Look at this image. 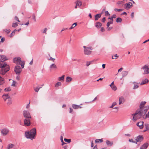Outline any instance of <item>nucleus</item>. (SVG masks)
<instances>
[{"instance_id": "1", "label": "nucleus", "mask_w": 149, "mask_h": 149, "mask_svg": "<svg viewBox=\"0 0 149 149\" xmlns=\"http://www.w3.org/2000/svg\"><path fill=\"white\" fill-rule=\"evenodd\" d=\"M10 69L9 66L6 63H5L3 64L2 68L1 69L0 73L2 75H4L6 72L9 70Z\"/></svg>"}, {"instance_id": "2", "label": "nucleus", "mask_w": 149, "mask_h": 149, "mask_svg": "<svg viewBox=\"0 0 149 149\" xmlns=\"http://www.w3.org/2000/svg\"><path fill=\"white\" fill-rule=\"evenodd\" d=\"M83 47L84 48V54L86 55H89L91 53V51L90 50L92 49V48L91 47H86L85 46H84Z\"/></svg>"}, {"instance_id": "3", "label": "nucleus", "mask_w": 149, "mask_h": 149, "mask_svg": "<svg viewBox=\"0 0 149 149\" xmlns=\"http://www.w3.org/2000/svg\"><path fill=\"white\" fill-rule=\"evenodd\" d=\"M25 135L27 138L30 139L31 140L33 139L35 137V136L29 131L25 132Z\"/></svg>"}, {"instance_id": "4", "label": "nucleus", "mask_w": 149, "mask_h": 149, "mask_svg": "<svg viewBox=\"0 0 149 149\" xmlns=\"http://www.w3.org/2000/svg\"><path fill=\"white\" fill-rule=\"evenodd\" d=\"M141 69H143L144 70V72L143 73V74H148L149 73V68L148 66L147 65H144L141 68Z\"/></svg>"}, {"instance_id": "5", "label": "nucleus", "mask_w": 149, "mask_h": 149, "mask_svg": "<svg viewBox=\"0 0 149 149\" xmlns=\"http://www.w3.org/2000/svg\"><path fill=\"white\" fill-rule=\"evenodd\" d=\"M23 115L26 118H28L29 119H30L31 118L30 113L28 111L25 110L24 111H23Z\"/></svg>"}, {"instance_id": "6", "label": "nucleus", "mask_w": 149, "mask_h": 149, "mask_svg": "<svg viewBox=\"0 0 149 149\" xmlns=\"http://www.w3.org/2000/svg\"><path fill=\"white\" fill-rule=\"evenodd\" d=\"M14 71L16 74H19L22 71L21 68L20 66H16L14 69Z\"/></svg>"}, {"instance_id": "7", "label": "nucleus", "mask_w": 149, "mask_h": 149, "mask_svg": "<svg viewBox=\"0 0 149 149\" xmlns=\"http://www.w3.org/2000/svg\"><path fill=\"white\" fill-rule=\"evenodd\" d=\"M9 132V130L8 129L5 128L1 130V132L3 135L5 136Z\"/></svg>"}, {"instance_id": "8", "label": "nucleus", "mask_w": 149, "mask_h": 149, "mask_svg": "<svg viewBox=\"0 0 149 149\" xmlns=\"http://www.w3.org/2000/svg\"><path fill=\"white\" fill-rule=\"evenodd\" d=\"M136 112L137 113L138 116H139V118H140L141 116L144 115H143V109H141L139 111L137 110Z\"/></svg>"}, {"instance_id": "9", "label": "nucleus", "mask_w": 149, "mask_h": 149, "mask_svg": "<svg viewBox=\"0 0 149 149\" xmlns=\"http://www.w3.org/2000/svg\"><path fill=\"white\" fill-rule=\"evenodd\" d=\"M135 139L136 140L135 141L137 143V142L141 141L143 139V138L142 136L139 135L135 137Z\"/></svg>"}, {"instance_id": "10", "label": "nucleus", "mask_w": 149, "mask_h": 149, "mask_svg": "<svg viewBox=\"0 0 149 149\" xmlns=\"http://www.w3.org/2000/svg\"><path fill=\"white\" fill-rule=\"evenodd\" d=\"M8 59L5 56L3 55H0V61L1 62H4Z\"/></svg>"}, {"instance_id": "11", "label": "nucleus", "mask_w": 149, "mask_h": 149, "mask_svg": "<svg viewBox=\"0 0 149 149\" xmlns=\"http://www.w3.org/2000/svg\"><path fill=\"white\" fill-rule=\"evenodd\" d=\"M24 123L25 125L27 126L30 125L31 124L30 119H29L28 118L25 119L24 120Z\"/></svg>"}, {"instance_id": "12", "label": "nucleus", "mask_w": 149, "mask_h": 149, "mask_svg": "<svg viewBox=\"0 0 149 149\" xmlns=\"http://www.w3.org/2000/svg\"><path fill=\"white\" fill-rule=\"evenodd\" d=\"M2 97L5 101H6L7 99H9L10 98V96L8 94H3Z\"/></svg>"}, {"instance_id": "13", "label": "nucleus", "mask_w": 149, "mask_h": 149, "mask_svg": "<svg viewBox=\"0 0 149 149\" xmlns=\"http://www.w3.org/2000/svg\"><path fill=\"white\" fill-rule=\"evenodd\" d=\"M136 125L139 126L140 129H142L143 127V122H139L136 124Z\"/></svg>"}, {"instance_id": "14", "label": "nucleus", "mask_w": 149, "mask_h": 149, "mask_svg": "<svg viewBox=\"0 0 149 149\" xmlns=\"http://www.w3.org/2000/svg\"><path fill=\"white\" fill-rule=\"evenodd\" d=\"M148 146V143H145L141 146L140 147V149H146Z\"/></svg>"}, {"instance_id": "15", "label": "nucleus", "mask_w": 149, "mask_h": 149, "mask_svg": "<svg viewBox=\"0 0 149 149\" xmlns=\"http://www.w3.org/2000/svg\"><path fill=\"white\" fill-rule=\"evenodd\" d=\"M125 8L129 9L130 8L131 6H132V5L131 2H130L128 3H126L125 4Z\"/></svg>"}, {"instance_id": "16", "label": "nucleus", "mask_w": 149, "mask_h": 149, "mask_svg": "<svg viewBox=\"0 0 149 149\" xmlns=\"http://www.w3.org/2000/svg\"><path fill=\"white\" fill-rule=\"evenodd\" d=\"M13 62L15 63L16 62H20L21 61V58L20 57H15L13 59Z\"/></svg>"}, {"instance_id": "17", "label": "nucleus", "mask_w": 149, "mask_h": 149, "mask_svg": "<svg viewBox=\"0 0 149 149\" xmlns=\"http://www.w3.org/2000/svg\"><path fill=\"white\" fill-rule=\"evenodd\" d=\"M149 81V80L147 79H143L142 82L140 84V85H142L143 84H146L147 83H148Z\"/></svg>"}, {"instance_id": "18", "label": "nucleus", "mask_w": 149, "mask_h": 149, "mask_svg": "<svg viewBox=\"0 0 149 149\" xmlns=\"http://www.w3.org/2000/svg\"><path fill=\"white\" fill-rule=\"evenodd\" d=\"M125 100L124 97H121L119 98V104H121L123 103L124 102Z\"/></svg>"}, {"instance_id": "19", "label": "nucleus", "mask_w": 149, "mask_h": 149, "mask_svg": "<svg viewBox=\"0 0 149 149\" xmlns=\"http://www.w3.org/2000/svg\"><path fill=\"white\" fill-rule=\"evenodd\" d=\"M29 132L35 136L36 133V129L35 128H33Z\"/></svg>"}, {"instance_id": "20", "label": "nucleus", "mask_w": 149, "mask_h": 149, "mask_svg": "<svg viewBox=\"0 0 149 149\" xmlns=\"http://www.w3.org/2000/svg\"><path fill=\"white\" fill-rule=\"evenodd\" d=\"M72 108L74 109H77L79 108H81V107L79 105H77L75 104H72Z\"/></svg>"}, {"instance_id": "21", "label": "nucleus", "mask_w": 149, "mask_h": 149, "mask_svg": "<svg viewBox=\"0 0 149 149\" xmlns=\"http://www.w3.org/2000/svg\"><path fill=\"white\" fill-rule=\"evenodd\" d=\"M5 82L4 79L1 76H0V85L3 84Z\"/></svg>"}, {"instance_id": "22", "label": "nucleus", "mask_w": 149, "mask_h": 149, "mask_svg": "<svg viewBox=\"0 0 149 149\" xmlns=\"http://www.w3.org/2000/svg\"><path fill=\"white\" fill-rule=\"evenodd\" d=\"M106 143L107 145L109 146H112L113 144V142L111 141L108 140H107L106 141Z\"/></svg>"}, {"instance_id": "23", "label": "nucleus", "mask_w": 149, "mask_h": 149, "mask_svg": "<svg viewBox=\"0 0 149 149\" xmlns=\"http://www.w3.org/2000/svg\"><path fill=\"white\" fill-rule=\"evenodd\" d=\"M101 16V14H97L95 16V21L98 20V19L100 18Z\"/></svg>"}, {"instance_id": "24", "label": "nucleus", "mask_w": 149, "mask_h": 149, "mask_svg": "<svg viewBox=\"0 0 149 149\" xmlns=\"http://www.w3.org/2000/svg\"><path fill=\"white\" fill-rule=\"evenodd\" d=\"M128 72L126 71H124L122 72V74L123 77L126 76L128 74Z\"/></svg>"}, {"instance_id": "25", "label": "nucleus", "mask_w": 149, "mask_h": 149, "mask_svg": "<svg viewBox=\"0 0 149 149\" xmlns=\"http://www.w3.org/2000/svg\"><path fill=\"white\" fill-rule=\"evenodd\" d=\"M102 24L100 22H97L95 23V26L98 29L100 28Z\"/></svg>"}, {"instance_id": "26", "label": "nucleus", "mask_w": 149, "mask_h": 149, "mask_svg": "<svg viewBox=\"0 0 149 149\" xmlns=\"http://www.w3.org/2000/svg\"><path fill=\"white\" fill-rule=\"evenodd\" d=\"M17 31V30L16 29H15L9 35V36L10 37H12L15 34V32Z\"/></svg>"}, {"instance_id": "27", "label": "nucleus", "mask_w": 149, "mask_h": 149, "mask_svg": "<svg viewBox=\"0 0 149 149\" xmlns=\"http://www.w3.org/2000/svg\"><path fill=\"white\" fill-rule=\"evenodd\" d=\"M76 4L77 6H78L79 7L81 6L82 5V2L80 0H78L76 2Z\"/></svg>"}, {"instance_id": "28", "label": "nucleus", "mask_w": 149, "mask_h": 149, "mask_svg": "<svg viewBox=\"0 0 149 149\" xmlns=\"http://www.w3.org/2000/svg\"><path fill=\"white\" fill-rule=\"evenodd\" d=\"M72 79L71 77H66V82H70Z\"/></svg>"}, {"instance_id": "29", "label": "nucleus", "mask_w": 149, "mask_h": 149, "mask_svg": "<svg viewBox=\"0 0 149 149\" xmlns=\"http://www.w3.org/2000/svg\"><path fill=\"white\" fill-rule=\"evenodd\" d=\"M146 109H144L143 110L144 115L146 113L148 110L149 109V106H146Z\"/></svg>"}, {"instance_id": "30", "label": "nucleus", "mask_w": 149, "mask_h": 149, "mask_svg": "<svg viewBox=\"0 0 149 149\" xmlns=\"http://www.w3.org/2000/svg\"><path fill=\"white\" fill-rule=\"evenodd\" d=\"M50 68H56L57 67L56 65L53 63L50 65Z\"/></svg>"}, {"instance_id": "31", "label": "nucleus", "mask_w": 149, "mask_h": 149, "mask_svg": "<svg viewBox=\"0 0 149 149\" xmlns=\"http://www.w3.org/2000/svg\"><path fill=\"white\" fill-rule=\"evenodd\" d=\"M42 88V86L40 87L39 86H38L36 88H34L35 91L37 92H38L39 90Z\"/></svg>"}, {"instance_id": "32", "label": "nucleus", "mask_w": 149, "mask_h": 149, "mask_svg": "<svg viewBox=\"0 0 149 149\" xmlns=\"http://www.w3.org/2000/svg\"><path fill=\"white\" fill-rule=\"evenodd\" d=\"M12 101L11 99L10 98L8 100V101L7 103V104L8 105H10L12 103Z\"/></svg>"}, {"instance_id": "33", "label": "nucleus", "mask_w": 149, "mask_h": 149, "mask_svg": "<svg viewBox=\"0 0 149 149\" xmlns=\"http://www.w3.org/2000/svg\"><path fill=\"white\" fill-rule=\"evenodd\" d=\"M113 21L111 20V21L107 23V27H109L110 24H112L113 23Z\"/></svg>"}, {"instance_id": "34", "label": "nucleus", "mask_w": 149, "mask_h": 149, "mask_svg": "<svg viewBox=\"0 0 149 149\" xmlns=\"http://www.w3.org/2000/svg\"><path fill=\"white\" fill-rule=\"evenodd\" d=\"M11 91V89L10 87L6 88L4 89L5 92H9Z\"/></svg>"}, {"instance_id": "35", "label": "nucleus", "mask_w": 149, "mask_h": 149, "mask_svg": "<svg viewBox=\"0 0 149 149\" xmlns=\"http://www.w3.org/2000/svg\"><path fill=\"white\" fill-rule=\"evenodd\" d=\"M47 30V28H45L44 30H42L41 32L42 33H45V34H46V32Z\"/></svg>"}, {"instance_id": "36", "label": "nucleus", "mask_w": 149, "mask_h": 149, "mask_svg": "<svg viewBox=\"0 0 149 149\" xmlns=\"http://www.w3.org/2000/svg\"><path fill=\"white\" fill-rule=\"evenodd\" d=\"M65 76L64 75H62L61 77H59L58 80L60 81H62L64 80Z\"/></svg>"}, {"instance_id": "37", "label": "nucleus", "mask_w": 149, "mask_h": 149, "mask_svg": "<svg viewBox=\"0 0 149 149\" xmlns=\"http://www.w3.org/2000/svg\"><path fill=\"white\" fill-rule=\"evenodd\" d=\"M17 26L18 24L17 22L13 23L12 24V27L13 28H15Z\"/></svg>"}, {"instance_id": "38", "label": "nucleus", "mask_w": 149, "mask_h": 149, "mask_svg": "<svg viewBox=\"0 0 149 149\" xmlns=\"http://www.w3.org/2000/svg\"><path fill=\"white\" fill-rule=\"evenodd\" d=\"M122 21V19L120 17H118L116 19V22L118 23L121 22Z\"/></svg>"}, {"instance_id": "39", "label": "nucleus", "mask_w": 149, "mask_h": 149, "mask_svg": "<svg viewBox=\"0 0 149 149\" xmlns=\"http://www.w3.org/2000/svg\"><path fill=\"white\" fill-rule=\"evenodd\" d=\"M110 86L111 87V89L114 91L117 89V87L114 85Z\"/></svg>"}, {"instance_id": "40", "label": "nucleus", "mask_w": 149, "mask_h": 149, "mask_svg": "<svg viewBox=\"0 0 149 149\" xmlns=\"http://www.w3.org/2000/svg\"><path fill=\"white\" fill-rule=\"evenodd\" d=\"M116 104H117V103L115 102H114L112 103L111 106L110 107H109L110 108H113V107L114 106L116 105Z\"/></svg>"}, {"instance_id": "41", "label": "nucleus", "mask_w": 149, "mask_h": 149, "mask_svg": "<svg viewBox=\"0 0 149 149\" xmlns=\"http://www.w3.org/2000/svg\"><path fill=\"white\" fill-rule=\"evenodd\" d=\"M64 140L65 142L68 143H70L71 141V140L70 139H68L66 138H65Z\"/></svg>"}, {"instance_id": "42", "label": "nucleus", "mask_w": 149, "mask_h": 149, "mask_svg": "<svg viewBox=\"0 0 149 149\" xmlns=\"http://www.w3.org/2000/svg\"><path fill=\"white\" fill-rule=\"evenodd\" d=\"M123 10V9H118V8H115L114 9V10L116 12H119Z\"/></svg>"}, {"instance_id": "43", "label": "nucleus", "mask_w": 149, "mask_h": 149, "mask_svg": "<svg viewBox=\"0 0 149 149\" xmlns=\"http://www.w3.org/2000/svg\"><path fill=\"white\" fill-rule=\"evenodd\" d=\"M13 146V145L12 144L10 143L9 144L8 146V148L9 149L12 148Z\"/></svg>"}, {"instance_id": "44", "label": "nucleus", "mask_w": 149, "mask_h": 149, "mask_svg": "<svg viewBox=\"0 0 149 149\" xmlns=\"http://www.w3.org/2000/svg\"><path fill=\"white\" fill-rule=\"evenodd\" d=\"M129 141L130 142H132V143H136V144H137V143H136V142L135 141H134L133 140V139H129Z\"/></svg>"}, {"instance_id": "45", "label": "nucleus", "mask_w": 149, "mask_h": 149, "mask_svg": "<svg viewBox=\"0 0 149 149\" xmlns=\"http://www.w3.org/2000/svg\"><path fill=\"white\" fill-rule=\"evenodd\" d=\"M61 82H58L55 85L56 87H58L59 86H61Z\"/></svg>"}, {"instance_id": "46", "label": "nucleus", "mask_w": 149, "mask_h": 149, "mask_svg": "<svg viewBox=\"0 0 149 149\" xmlns=\"http://www.w3.org/2000/svg\"><path fill=\"white\" fill-rule=\"evenodd\" d=\"M138 118L137 116H133V117L132 120L133 121H135Z\"/></svg>"}, {"instance_id": "47", "label": "nucleus", "mask_w": 149, "mask_h": 149, "mask_svg": "<svg viewBox=\"0 0 149 149\" xmlns=\"http://www.w3.org/2000/svg\"><path fill=\"white\" fill-rule=\"evenodd\" d=\"M139 87V86L136 84H134L133 89H136L137 88Z\"/></svg>"}, {"instance_id": "48", "label": "nucleus", "mask_w": 149, "mask_h": 149, "mask_svg": "<svg viewBox=\"0 0 149 149\" xmlns=\"http://www.w3.org/2000/svg\"><path fill=\"white\" fill-rule=\"evenodd\" d=\"M116 15L113 14L112 16L111 17V20L113 21V18H116Z\"/></svg>"}, {"instance_id": "49", "label": "nucleus", "mask_w": 149, "mask_h": 149, "mask_svg": "<svg viewBox=\"0 0 149 149\" xmlns=\"http://www.w3.org/2000/svg\"><path fill=\"white\" fill-rule=\"evenodd\" d=\"M144 126L146 129H148V127H149V124L148 123H146L144 125Z\"/></svg>"}, {"instance_id": "50", "label": "nucleus", "mask_w": 149, "mask_h": 149, "mask_svg": "<svg viewBox=\"0 0 149 149\" xmlns=\"http://www.w3.org/2000/svg\"><path fill=\"white\" fill-rule=\"evenodd\" d=\"M114 57H115V58L113 57V56H112V58L113 59H117V58L116 57H118V56L117 55V54H116L114 56Z\"/></svg>"}, {"instance_id": "51", "label": "nucleus", "mask_w": 149, "mask_h": 149, "mask_svg": "<svg viewBox=\"0 0 149 149\" xmlns=\"http://www.w3.org/2000/svg\"><path fill=\"white\" fill-rule=\"evenodd\" d=\"M32 18L34 21L35 22H36V17L34 14H33L32 15Z\"/></svg>"}, {"instance_id": "52", "label": "nucleus", "mask_w": 149, "mask_h": 149, "mask_svg": "<svg viewBox=\"0 0 149 149\" xmlns=\"http://www.w3.org/2000/svg\"><path fill=\"white\" fill-rule=\"evenodd\" d=\"M10 29H5L4 30V31L7 33H9L10 32Z\"/></svg>"}, {"instance_id": "53", "label": "nucleus", "mask_w": 149, "mask_h": 149, "mask_svg": "<svg viewBox=\"0 0 149 149\" xmlns=\"http://www.w3.org/2000/svg\"><path fill=\"white\" fill-rule=\"evenodd\" d=\"M15 19L16 20V21H18V22H20V21L19 20V19L18 17H17L16 16H15Z\"/></svg>"}, {"instance_id": "54", "label": "nucleus", "mask_w": 149, "mask_h": 149, "mask_svg": "<svg viewBox=\"0 0 149 149\" xmlns=\"http://www.w3.org/2000/svg\"><path fill=\"white\" fill-rule=\"evenodd\" d=\"M15 84H16V82L15 81L13 80L12 84H11V86H15Z\"/></svg>"}, {"instance_id": "55", "label": "nucleus", "mask_w": 149, "mask_h": 149, "mask_svg": "<svg viewBox=\"0 0 149 149\" xmlns=\"http://www.w3.org/2000/svg\"><path fill=\"white\" fill-rule=\"evenodd\" d=\"M146 103V102L145 101H143V102H141L140 104H141V105H142L144 106V105H145Z\"/></svg>"}, {"instance_id": "56", "label": "nucleus", "mask_w": 149, "mask_h": 149, "mask_svg": "<svg viewBox=\"0 0 149 149\" xmlns=\"http://www.w3.org/2000/svg\"><path fill=\"white\" fill-rule=\"evenodd\" d=\"M75 26H74V25L73 24L72 26L69 28V29H71L74 28Z\"/></svg>"}, {"instance_id": "57", "label": "nucleus", "mask_w": 149, "mask_h": 149, "mask_svg": "<svg viewBox=\"0 0 149 149\" xmlns=\"http://www.w3.org/2000/svg\"><path fill=\"white\" fill-rule=\"evenodd\" d=\"M147 117L149 118V111L148 112V114L147 113L146 115L145 118H146Z\"/></svg>"}, {"instance_id": "58", "label": "nucleus", "mask_w": 149, "mask_h": 149, "mask_svg": "<svg viewBox=\"0 0 149 149\" xmlns=\"http://www.w3.org/2000/svg\"><path fill=\"white\" fill-rule=\"evenodd\" d=\"M21 65L22 68H23L24 67V63L23 62L22 63Z\"/></svg>"}, {"instance_id": "59", "label": "nucleus", "mask_w": 149, "mask_h": 149, "mask_svg": "<svg viewBox=\"0 0 149 149\" xmlns=\"http://www.w3.org/2000/svg\"><path fill=\"white\" fill-rule=\"evenodd\" d=\"M143 106H144L142 105H141V104H140V106H139L140 110H141V109L143 110Z\"/></svg>"}, {"instance_id": "60", "label": "nucleus", "mask_w": 149, "mask_h": 149, "mask_svg": "<svg viewBox=\"0 0 149 149\" xmlns=\"http://www.w3.org/2000/svg\"><path fill=\"white\" fill-rule=\"evenodd\" d=\"M91 64V62L87 61L86 62V66H88Z\"/></svg>"}, {"instance_id": "61", "label": "nucleus", "mask_w": 149, "mask_h": 149, "mask_svg": "<svg viewBox=\"0 0 149 149\" xmlns=\"http://www.w3.org/2000/svg\"><path fill=\"white\" fill-rule=\"evenodd\" d=\"M5 40V38H1V41H0V42H3Z\"/></svg>"}, {"instance_id": "62", "label": "nucleus", "mask_w": 149, "mask_h": 149, "mask_svg": "<svg viewBox=\"0 0 149 149\" xmlns=\"http://www.w3.org/2000/svg\"><path fill=\"white\" fill-rule=\"evenodd\" d=\"M96 143H98L100 142L99 139H96L95 141Z\"/></svg>"}, {"instance_id": "63", "label": "nucleus", "mask_w": 149, "mask_h": 149, "mask_svg": "<svg viewBox=\"0 0 149 149\" xmlns=\"http://www.w3.org/2000/svg\"><path fill=\"white\" fill-rule=\"evenodd\" d=\"M123 68H120V69H119L118 70V72H121L122 70H123Z\"/></svg>"}, {"instance_id": "64", "label": "nucleus", "mask_w": 149, "mask_h": 149, "mask_svg": "<svg viewBox=\"0 0 149 149\" xmlns=\"http://www.w3.org/2000/svg\"><path fill=\"white\" fill-rule=\"evenodd\" d=\"M105 18L104 17L102 19V22H104L105 21Z\"/></svg>"}]
</instances>
